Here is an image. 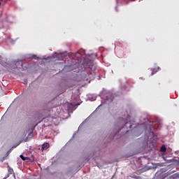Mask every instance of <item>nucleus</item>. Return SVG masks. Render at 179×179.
Returning <instances> with one entry per match:
<instances>
[{"mask_svg": "<svg viewBox=\"0 0 179 179\" xmlns=\"http://www.w3.org/2000/svg\"><path fill=\"white\" fill-rule=\"evenodd\" d=\"M48 148H50V143H44L42 145L41 150H47V149H48Z\"/></svg>", "mask_w": 179, "mask_h": 179, "instance_id": "1", "label": "nucleus"}, {"mask_svg": "<svg viewBox=\"0 0 179 179\" xmlns=\"http://www.w3.org/2000/svg\"><path fill=\"white\" fill-rule=\"evenodd\" d=\"M0 64L1 65H2V66H3L4 68H7L8 66V64H6V62L2 61L0 59Z\"/></svg>", "mask_w": 179, "mask_h": 179, "instance_id": "2", "label": "nucleus"}, {"mask_svg": "<svg viewBox=\"0 0 179 179\" xmlns=\"http://www.w3.org/2000/svg\"><path fill=\"white\" fill-rule=\"evenodd\" d=\"M20 159H22V160H29V157H24V156H23L22 155H21L20 156Z\"/></svg>", "mask_w": 179, "mask_h": 179, "instance_id": "3", "label": "nucleus"}, {"mask_svg": "<svg viewBox=\"0 0 179 179\" xmlns=\"http://www.w3.org/2000/svg\"><path fill=\"white\" fill-rule=\"evenodd\" d=\"M166 150H167L166 146L163 145L161 147V152H166Z\"/></svg>", "mask_w": 179, "mask_h": 179, "instance_id": "4", "label": "nucleus"}, {"mask_svg": "<svg viewBox=\"0 0 179 179\" xmlns=\"http://www.w3.org/2000/svg\"><path fill=\"white\" fill-rule=\"evenodd\" d=\"M156 72H157V71L156 70V69H152V73H151V75H152V76L155 75V73Z\"/></svg>", "mask_w": 179, "mask_h": 179, "instance_id": "5", "label": "nucleus"}, {"mask_svg": "<svg viewBox=\"0 0 179 179\" xmlns=\"http://www.w3.org/2000/svg\"><path fill=\"white\" fill-rule=\"evenodd\" d=\"M17 64H20L21 65V66H23V62L22 61L17 62L15 63L16 65H17Z\"/></svg>", "mask_w": 179, "mask_h": 179, "instance_id": "6", "label": "nucleus"}, {"mask_svg": "<svg viewBox=\"0 0 179 179\" xmlns=\"http://www.w3.org/2000/svg\"><path fill=\"white\" fill-rule=\"evenodd\" d=\"M8 173H9V174H12V173H13V169H8Z\"/></svg>", "mask_w": 179, "mask_h": 179, "instance_id": "7", "label": "nucleus"}, {"mask_svg": "<svg viewBox=\"0 0 179 179\" xmlns=\"http://www.w3.org/2000/svg\"><path fill=\"white\" fill-rule=\"evenodd\" d=\"M129 124V122H126L125 126L127 127Z\"/></svg>", "mask_w": 179, "mask_h": 179, "instance_id": "8", "label": "nucleus"}, {"mask_svg": "<svg viewBox=\"0 0 179 179\" xmlns=\"http://www.w3.org/2000/svg\"><path fill=\"white\" fill-rule=\"evenodd\" d=\"M129 128H132V124H130V125L129 126Z\"/></svg>", "mask_w": 179, "mask_h": 179, "instance_id": "9", "label": "nucleus"}, {"mask_svg": "<svg viewBox=\"0 0 179 179\" xmlns=\"http://www.w3.org/2000/svg\"><path fill=\"white\" fill-rule=\"evenodd\" d=\"M8 177H9V174L8 175V176L6 178H4L3 179H6V178H8Z\"/></svg>", "mask_w": 179, "mask_h": 179, "instance_id": "10", "label": "nucleus"}, {"mask_svg": "<svg viewBox=\"0 0 179 179\" xmlns=\"http://www.w3.org/2000/svg\"><path fill=\"white\" fill-rule=\"evenodd\" d=\"M177 164H178V166H179V161L177 162Z\"/></svg>", "mask_w": 179, "mask_h": 179, "instance_id": "11", "label": "nucleus"}, {"mask_svg": "<svg viewBox=\"0 0 179 179\" xmlns=\"http://www.w3.org/2000/svg\"><path fill=\"white\" fill-rule=\"evenodd\" d=\"M0 5H1V2H0Z\"/></svg>", "mask_w": 179, "mask_h": 179, "instance_id": "12", "label": "nucleus"}]
</instances>
